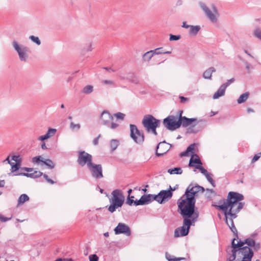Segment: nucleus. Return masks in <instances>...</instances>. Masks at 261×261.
Masks as SVG:
<instances>
[{"mask_svg":"<svg viewBox=\"0 0 261 261\" xmlns=\"http://www.w3.org/2000/svg\"><path fill=\"white\" fill-rule=\"evenodd\" d=\"M243 199L244 196L242 194L235 192H229L226 199L219 202L221 204H212L213 206L224 212L225 222L237 238L238 231L233 220L237 218V214L244 207V203L241 202Z\"/></svg>","mask_w":261,"mask_h":261,"instance_id":"f257e3e1","label":"nucleus"},{"mask_svg":"<svg viewBox=\"0 0 261 261\" xmlns=\"http://www.w3.org/2000/svg\"><path fill=\"white\" fill-rule=\"evenodd\" d=\"M205 189L199 185L193 186L190 185L187 188L185 193L178 200V208L184 219L192 218V221H196L198 214L194 211L195 199L200 194L204 192Z\"/></svg>","mask_w":261,"mask_h":261,"instance_id":"f03ea898","label":"nucleus"},{"mask_svg":"<svg viewBox=\"0 0 261 261\" xmlns=\"http://www.w3.org/2000/svg\"><path fill=\"white\" fill-rule=\"evenodd\" d=\"M245 243L234 238L231 243L232 249H235L237 254L236 261H251L253 252L249 247H242Z\"/></svg>","mask_w":261,"mask_h":261,"instance_id":"7ed1b4c3","label":"nucleus"},{"mask_svg":"<svg viewBox=\"0 0 261 261\" xmlns=\"http://www.w3.org/2000/svg\"><path fill=\"white\" fill-rule=\"evenodd\" d=\"M173 190L170 187V190H162L157 195L144 194L141 197L143 204H148L153 200H155L160 204L165 203L171 198Z\"/></svg>","mask_w":261,"mask_h":261,"instance_id":"20e7f679","label":"nucleus"},{"mask_svg":"<svg viewBox=\"0 0 261 261\" xmlns=\"http://www.w3.org/2000/svg\"><path fill=\"white\" fill-rule=\"evenodd\" d=\"M112 198L110 199V205L108 208L109 211L113 213L116 210L121 207L123 204L124 197L120 190H115L112 192Z\"/></svg>","mask_w":261,"mask_h":261,"instance_id":"39448f33","label":"nucleus"},{"mask_svg":"<svg viewBox=\"0 0 261 261\" xmlns=\"http://www.w3.org/2000/svg\"><path fill=\"white\" fill-rule=\"evenodd\" d=\"M12 45L14 50L17 53L19 60L23 62H28L30 53L29 47L20 43L16 40L12 42Z\"/></svg>","mask_w":261,"mask_h":261,"instance_id":"423d86ee","label":"nucleus"},{"mask_svg":"<svg viewBox=\"0 0 261 261\" xmlns=\"http://www.w3.org/2000/svg\"><path fill=\"white\" fill-rule=\"evenodd\" d=\"M142 124L148 133H151L156 136L158 133L156 129L160 124V121L151 115L144 116Z\"/></svg>","mask_w":261,"mask_h":261,"instance_id":"0eeeda50","label":"nucleus"},{"mask_svg":"<svg viewBox=\"0 0 261 261\" xmlns=\"http://www.w3.org/2000/svg\"><path fill=\"white\" fill-rule=\"evenodd\" d=\"M199 5L208 19L213 22H216L219 16L216 7L214 5H212V10H211L204 3L200 2Z\"/></svg>","mask_w":261,"mask_h":261,"instance_id":"6e6552de","label":"nucleus"},{"mask_svg":"<svg viewBox=\"0 0 261 261\" xmlns=\"http://www.w3.org/2000/svg\"><path fill=\"white\" fill-rule=\"evenodd\" d=\"M113 116L108 111H103L100 115L101 123L112 129H115L119 126V124L113 122Z\"/></svg>","mask_w":261,"mask_h":261,"instance_id":"1a4fd4ad","label":"nucleus"},{"mask_svg":"<svg viewBox=\"0 0 261 261\" xmlns=\"http://www.w3.org/2000/svg\"><path fill=\"white\" fill-rule=\"evenodd\" d=\"M163 124L167 129L174 130L180 127L179 118L173 115L169 116L164 119Z\"/></svg>","mask_w":261,"mask_h":261,"instance_id":"9d476101","label":"nucleus"},{"mask_svg":"<svg viewBox=\"0 0 261 261\" xmlns=\"http://www.w3.org/2000/svg\"><path fill=\"white\" fill-rule=\"evenodd\" d=\"M193 221L190 219H184L183 226L177 228L174 231V237L178 238L187 236Z\"/></svg>","mask_w":261,"mask_h":261,"instance_id":"9b49d317","label":"nucleus"},{"mask_svg":"<svg viewBox=\"0 0 261 261\" xmlns=\"http://www.w3.org/2000/svg\"><path fill=\"white\" fill-rule=\"evenodd\" d=\"M130 137L138 144H142L144 140V136L142 132L140 131L134 124L130 125Z\"/></svg>","mask_w":261,"mask_h":261,"instance_id":"f8f14e48","label":"nucleus"},{"mask_svg":"<svg viewBox=\"0 0 261 261\" xmlns=\"http://www.w3.org/2000/svg\"><path fill=\"white\" fill-rule=\"evenodd\" d=\"M92 155L85 151H81L79 152L77 162L81 166L87 165L88 168L92 164Z\"/></svg>","mask_w":261,"mask_h":261,"instance_id":"ddd939ff","label":"nucleus"},{"mask_svg":"<svg viewBox=\"0 0 261 261\" xmlns=\"http://www.w3.org/2000/svg\"><path fill=\"white\" fill-rule=\"evenodd\" d=\"M88 169L90 171L92 177L94 178L99 179L103 177L102 174V168L101 165L92 163L88 167Z\"/></svg>","mask_w":261,"mask_h":261,"instance_id":"4468645a","label":"nucleus"},{"mask_svg":"<svg viewBox=\"0 0 261 261\" xmlns=\"http://www.w3.org/2000/svg\"><path fill=\"white\" fill-rule=\"evenodd\" d=\"M114 230L115 234H124L126 236H129L131 234L129 227L123 223H119Z\"/></svg>","mask_w":261,"mask_h":261,"instance_id":"2eb2a0df","label":"nucleus"},{"mask_svg":"<svg viewBox=\"0 0 261 261\" xmlns=\"http://www.w3.org/2000/svg\"><path fill=\"white\" fill-rule=\"evenodd\" d=\"M182 111L179 112V118L180 126L182 125L183 127H186L193 124H194V126H195L198 123L197 118H188L185 116H182Z\"/></svg>","mask_w":261,"mask_h":261,"instance_id":"dca6fc26","label":"nucleus"},{"mask_svg":"<svg viewBox=\"0 0 261 261\" xmlns=\"http://www.w3.org/2000/svg\"><path fill=\"white\" fill-rule=\"evenodd\" d=\"M32 162L34 164L38 165L45 164L49 169H53L55 167V164L50 159L43 160V158L40 156H35L32 159Z\"/></svg>","mask_w":261,"mask_h":261,"instance_id":"f3484780","label":"nucleus"},{"mask_svg":"<svg viewBox=\"0 0 261 261\" xmlns=\"http://www.w3.org/2000/svg\"><path fill=\"white\" fill-rule=\"evenodd\" d=\"M171 147V144L167 143L164 141L159 143L156 149V155L158 156H161L165 154Z\"/></svg>","mask_w":261,"mask_h":261,"instance_id":"a211bd4d","label":"nucleus"},{"mask_svg":"<svg viewBox=\"0 0 261 261\" xmlns=\"http://www.w3.org/2000/svg\"><path fill=\"white\" fill-rule=\"evenodd\" d=\"M57 131V130L56 128H49L47 133L44 135L40 136L38 138V140L40 141H44L45 140L49 139L55 136Z\"/></svg>","mask_w":261,"mask_h":261,"instance_id":"6ab92c4d","label":"nucleus"},{"mask_svg":"<svg viewBox=\"0 0 261 261\" xmlns=\"http://www.w3.org/2000/svg\"><path fill=\"white\" fill-rule=\"evenodd\" d=\"M244 242L245 244H247L249 247H252L255 251H257L260 249V243L255 242L252 239H247L245 240Z\"/></svg>","mask_w":261,"mask_h":261,"instance_id":"aec40b11","label":"nucleus"},{"mask_svg":"<svg viewBox=\"0 0 261 261\" xmlns=\"http://www.w3.org/2000/svg\"><path fill=\"white\" fill-rule=\"evenodd\" d=\"M197 165L201 166L202 163L197 154H193L191 157L190 160L189 166L191 167H194L196 168Z\"/></svg>","mask_w":261,"mask_h":261,"instance_id":"412c9836","label":"nucleus"},{"mask_svg":"<svg viewBox=\"0 0 261 261\" xmlns=\"http://www.w3.org/2000/svg\"><path fill=\"white\" fill-rule=\"evenodd\" d=\"M225 90L226 88H225V86L222 85L218 89V90L213 95V99H216L220 97L224 96L225 93Z\"/></svg>","mask_w":261,"mask_h":261,"instance_id":"4be33fe9","label":"nucleus"},{"mask_svg":"<svg viewBox=\"0 0 261 261\" xmlns=\"http://www.w3.org/2000/svg\"><path fill=\"white\" fill-rule=\"evenodd\" d=\"M215 71V68L213 67H211L204 71L202 76L205 79L211 80L212 73Z\"/></svg>","mask_w":261,"mask_h":261,"instance_id":"5701e85b","label":"nucleus"},{"mask_svg":"<svg viewBox=\"0 0 261 261\" xmlns=\"http://www.w3.org/2000/svg\"><path fill=\"white\" fill-rule=\"evenodd\" d=\"M29 197L27 194H21L18 198L17 206L22 205L25 202L29 201Z\"/></svg>","mask_w":261,"mask_h":261,"instance_id":"b1692460","label":"nucleus"},{"mask_svg":"<svg viewBox=\"0 0 261 261\" xmlns=\"http://www.w3.org/2000/svg\"><path fill=\"white\" fill-rule=\"evenodd\" d=\"M120 142L117 139H112L110 141V147L111 149V151L113 152L115 151L119 145Z\"/></svg>","mask_w":261,"mask_h":261,"instance_id":"393cba45","label":"nucleus"},{"mask_svg":"<svg viewBox=\"0 0 261 261\" xmlns=\"http://www.w3.org/2000/svg\"><path fill=\"white\" fill-rule=\"evenodd\" d=\"M189 34L192 36H196L200 30L199 25H191L189 28Z\"/></svg>","mask_w":261,"mask_h":261,"instance_id":"a878e982","label":"nucleus"},{"mask_svg":"<svg viewBox=\"0 0 261 261\" xmlns=\"http://www.w3.org/2000/svg\"><path fill=\"white\" fill-rule=\"evenodd\" d=\"M43 174L40 171H36L32 173H20L19 175H23L24 176L30 177L32 178H38Z\"/></svg>","mask_w":261,"mask_h":261,"instance_id":"bb28decb","label":"nucleus"},{"mask_svg":"<svg viewBox=\"0 0 261 261\" xmlns=\"http://www.w3.org/2000/svg\"><path fill=\"white\" fill-rule=\"evenodd\" d=\"M153 55H158L161 54H170L171 53V51H164L162 47L157 48L155 49L152 50Z\"/></svg>","mask_w":261,"mask_h":261,"instance_id":"cd10ccee","label":"nucleus"},{"mask_svg":"<svg viewBox=\"0 0 261 261\" xmlns=\"http://www.w3.org/2000/svg\"><path fill=\"white\" fill-rule=\"evenodd\" d=\"M253 36L261 41V28L259 27H256L253 31Z\"/></svg>","mask_w":261,"mask_h":261,"instance_id":"c85d7f7f","label":"nucleus"},{"mask_svg":"<svg viewBox=\"0 0 261 261\" xmlns=\"http://www.w3.org/2000/svg\"><path fill=\"white\" fill-rule=\"evenodd\" d=\"M249 97V93L248 92L244 93L241 94L237 100V102L239 104L242 103L246 101Z\"/></svg>","mask_w":261,"mask_h":261,"instance_id":"c756f323","label":"nucleus"},{"mask_svg":"<svg viewBox=\"0 0 261 261\" xmlns=\"http://www.w3.org/2000/svg\"><path fill=\"white\" fill-rule=\"evenodd\" d=\"M195 144H192L188 147L186 150L180 153L181 156H185L188 155L189 152H192L195 149Z\"/></svg>","mask_w":261,"mask_h":261,"instance_id":"7c9ffc66","label":"nucleus"},{"mask_svg":"<svg viewBox=\"0 0 261 261\" xmlns=\"http://www.w3.org/2000/svg\"><path fill=\"white\" fill-rule=\"evenodd\" d=\"M153 52H152V50H150V51H148L146 53H145L143 56V60L144 61H149L152 58V57L153 56Z\"/></svg>","mask_w":261,"mask_h":261,"instance_id":"2f4dec72","label":"nucleus"},{"mask_svg":"<svg viewBox=\"0 0 261 261\" xmlns=\"http://www.w3.org/2000/svg\"><path fill=\"white\" fill-rule=\"evenodd\" d=\"M166 258L168 261H180L181 260L185 259V258L184 257H176L167 253H166Z\"/></svg>","mask_w":261,"mask_h":261,"instance_id":"473e14b6","label":"nucleus"},{"mask_svg":"<svg viewBox=\"0 0 261 261\" xmlns=\"http://www.w3.org/2000/svg\"><path fill=\"white\" fill-rule=\"evenodd\" d=\"M93 91V86L92 85H87L82 89V92L84 94H89Z\"/></svg>","mask_w":261,"mask_h":261,"instance_id":"72a5a7b5","label":"nucleus"},{"mask_svg":"<svg viewBox=\"0 0 261 261\" xmlns=\"http://www.w3.org/2000/svg\"><path fill=\"white\" fill-rule=\"evenodd\" d=\"M168 172L170 174H180L182 173V170L181 168H174L169 169Z\"/></svg>","mask_w":261,"mask_h":261,"instance_id":"f704fd0d","label":"nucleus"},{"mask_svg":"<svg viewBox=\"0 0 261 261\" xmlns=\"http://www.w3.org/2000/svg\"><path fill=\"white\" fill-rule=\"evenodd\" d=\"M29 39L31 40L33 43H35L37 45H41V41L38 37L35 36L34 35H31L29 37Z\"/></svg>","mask_w":261,"mask_h":261,"instance_id":"c9c22d12","label":"nucleus"},{"mask_svg":"<svg viewBox=\"0 0 261 261\" xmlns=\"http://www.w3.org/2000/svg\"><path fill=\"white\" fill-rule=\"evenodd\" d=\"M9 164L11 166V171L12 172H14L17 171L20 168L19 164H17L15 162H10V163H9Z\"/></svg>","mask_w":261,"mask_h":261,"instance_id":"e433bc0d","label":"nucleus"},{"mask_svg":"<svg viewBox=\"0 0 261 261\" xmlns=\"http://www.w3.org/2000/svg\"><path fill=\"white\" fill-rule=\"evenodd\" d=\"M212 174L208 173L207 175H206L205 176V177L206 178L207 180L211 183V184L212 185V186L213 187H215L216 185H215V181L213 179L212 177Z\"/></svg>","mask_w":261,"mask_h":261,"instance_id":"4c0bfd02","label":"nucleus"},{"mask_svg":"<svg viewBox=\"0 0 261 261\" xmlns=\"http://www.w3.org/2000/svg\"><path fill=\"white\" fill-rule=\"evenodd\" d=\"M70 128L72 130H78L81 128V125L79 123L75 124L73 122H71L70 124Z\"/></svg>","mask_w":261,"mask_h":261,"instance_id":"58836bf2","label":"nucleus"},{"mask_svg":"<svg viewBox=\"0 0 261 261\" xmlns=\"http://www.w3.org/2000/svg\"><path fill=\"white\" fill-rule=\"evenodd\" d=\"M12 160L14 161L17 164H18L19 166H21V158L19 155H14L12 157Z\"/></svg>","mask_w":261,"mask_h":261,"instance_id":"ea45409f","label":"nucleus"},{"mask_svg":"<svg viewBox=\"0 0 261 261\" xmlns=\"http://www.w3.org/2000/svg\"><path fill=\"white\" fill-rule=\"evenodd\" d=\"M196 168L199 169L201 173L203 174L204 176H205L208 173L207 171L200 165H197V166H196Z\"/></svg>","mask_w":261,"mask_h":261,"instance_id":"a19ab883","label":"nucleus"},{"mask_svg":"<svg viewBox=\"0 0 261 261\" xmlns=\"http://www.w3.org/2000/svg\"><path fill=\"white\" fill-rule=\"evenodd\" d=\"M232 255L227 259L229 261H233L237 257L236 251L235 249L231 250Z\"/></svg>","mask_w":261,"mask_h":261,"instance_id":"79ce46f5","label":"nucleus"},{"mask_svg":"<svg viewBox=\"0 0 261 261\" xmlns=\"http://www.w3.org/2000/svg\"><path fill=\"white\" fill-rule=\"evenodd\" d=\"M114 116L117 119L123 120L124 118L125 114L121 112H118L114 115Z\"/></svg>","mask_w":261,"mask_h":261,"instance_id":"37998d69","label":"nucleus"},{"mask_svg":"<svg viewBox=\"0 0 261 261\" xmlns=\"http://www.w3.org/2000/svg\"><path fill=\"white\" fill-rule=\"evenodd\" d=\"M102 83L111 86H115V83L113 81L105 80L102 81Z\"/></svg>","mask_w":261,"mask_h":261,"instance_id":"c03bdc74","label":"nucleus"},{"mask_svg":"<svg viewBox=\"0 0 261 261\" xmlns=\"http://www.w3.org/2000/svg\"><path fill=\"white\" fill-rule=\"evenodd\" d=\"M134 196L128 195L126 200V203L129 205H132L134 203Z\"/></svg>","mask_w":261,"mask_h":261,"instance_id":"a18cd8bd","label":"nucleus"},{"mask_svg":"<svg viewBox=\"0 0 261 261\" xmlns=\"http://www.w3.org/2000/svg\"><path fill=\"white\" fill-rule=\"evenodd\" d=\"M181 38L180 35H170L169 40L170 41H176L180 39Z\"/></svg>","mask_w":261,"mask_h":261,"instance_id":"49530a36","label":"nucleus"},{"mask_svg":"<svg viewBox=\"0 0 261 261\" xmlns=\"http://www.w3.org/2000/svg\"><path fill=\"white\" fill-rule=\"evenodd\" d=\"M92 49H93V48L92 46V44L90 43L87 46L85 47L83 49V54H84L86 52L91 51Z\"/></svg>","mask_w":261,"mask_h":261,"instance_id":"de8ad7c7","label":"nucleus"},{"mask_svg":"<svg viewBox=\"0 0 261 261\" xmlns=\"http://www.w3.org/2000/svg\"><path fill=\"white\" fill-rule=\"evenodd\" d=\"M234 81V79L232 78L230 80H228L226 83L222 84L223 86H225V88L226 89V88L229 86L231 84H232Z\"/></svg>","mask_w":261,"mask_h":261,"instance_id":"09e8293b","label":"nucleus"},{"mask_svg":"<svg viewBox=\"0 0 261 261\" xmlns=\"http://www.w3.org/2000/svg\"><path fill=\"white\" fill-rule=\"evenodd\" d=\"M89 258L90 261H97L98 260V257L96 254L89 255Z\"/></svg>","mask_w":261,"mask_h":261,"instance_id":"8fccbe9b","label":"nucleus"},{"mask_svg":"<svg viewBox=\"0 0 261 261\" xmlns=\"http://www.w3.org/2000/svg\"><path fill=\"white\" fill-rule=\"evenodd\" d=\"M43 177L47 182L52 185L55 183V181L52 179H50L46 174H43Z\"/></svg>","mask_w":261,"mask_h":261,"instance_id":"3c124183","label":"nucleus"},{"mask_svg":"<svg viewBox=\"0 0 261 261\" xmlns=\"http://www.w3.org/2000/svg\"><path fill=\"white\" fill-rule=\"evenodd\" d=\"M134 205H135L136 206L140 205H143L141 198L138 200H135L134 201Z\"/></svg>","mask_w":261,"mask_h":261,"instance_id":"603ef678","label":"nucleus"},{"mask_svg":"<svg viewBox=\"0 0 261 261\" xmlns=\"http://www.w3.org/2000/svg\"><path fill=\"white\" fill-rule=\"evenodd\" d=\"M100 135H99L97 137H96V138H95L93 141V144L94 145H97L98 143V140H99V139L100 138Z\"/></svg>","mask_w":261,"mask_h":261,"instance_id":"864d4df0","label":"nucleus"},{"mask_svg":"<svg viewBox=\"0 0 261 261\" xmlns=\"http://www.w3.org/2000/svg\"><path fill=\"white\" fill-rule=\"evenodd\" d=\"M179 99H180V102H182V103H184L186 101H188V98L182 96H179Z\"/></svg>","mask_w":261,"mask_h":261,"instance_id":"5fc2aeb1","label":"nucleus"},{"mask_svg":"<svg viewBox=\"0 0 261 261\" xmlns=\"http://www.w3.org/2000/svg\"><path fill=\"white\" fill-rule=\"evenodd\" d=\"M260 158V154H255L254 157L253 158L252 160V162H256V161H257L258 160V159Z\"/></svg>","mask_w":261,"mask_h":261,"instance_id":"6e6d98bb","label":"nucleus"},{"mask_svg":"<svg viewBox=\"0 0 261 261\" xmlns=\"http://www.w3.org/2000/svg\"><path fill=\"white\" fill-rule=\"evenodd\" d=\"M254 23L256 24H260L261 23V17L260 18H256L254 21Z\"/></svg>","mask_w":261,"mask_h":261,"instance_id":"4d7b16f0","label":"nucleus"},{"mask_svg":"<svg viewBox=\"0 0 261 261\" xmlns=\"http://www.w3.org/2000/svg\"><path fill=\"white\" fill-rule=\"evenodd\" d=\"M10 219H8L6 217H5L4 216H0V220L2 222H6L7 221H8V220H9Z\"/></svg>","mask_w":261,"mask_h":261,"instance_id":"13d9d810","label":"nucleus"},{"mask_svg":"<svg viewBox=\"0 0 261 261\" xmlns=\"http://www.w3.org/2000/svg\"><path fill=\"white\" fill-rule=\"evenodd\" d=\"M42 144H41V148L43 150L47 149V147L46 146L45 143L44 141H42Z\"/></svg>","mask_w":261,"mask_h":261,"instance_id":"bf43d9fd","label":"nucleus"},{"mask_svg":"<svg viewBox=\"0 0 261 261\" xmlns=\"http://www.w3.org/2000/svg\"><path fill=\"white\" fill-rule=\"evenodd\" d=\"M191 25L187 24L186 22H183L182 27L188 29L189 28Z\"/></svg>","mask_w":261,"mask_h":261,"instance_id":"052dcab7","label":"nucleus"},{"mask_svg":"<svg viewBox=\"0 0 261 261\" xmlns=\"http://www.w3.org/2000/svg\"><path fill=\"white\" fill-rule=\"evenodd\" d=\"M206 191L207 192L210 193H215V191L213 189H206Z\"/></svg>","mask_w":261,"mask_h":261,"instance_id":"680f3d73","label":"nucleus"},{"mask_svg":"<svg viewBox=\"0 0 261 261\" xmlns=\"http://www.w3.org/2000/svg\"><path fill=\"white\" fill-rule=\"evenodd\" d=\"M5 182L4 180H0V187H3L5 185Z\"/></svg>","mask_w":261,"mask_h":261,"instance_id":"e2e57ef3","label":"nucleus"},{"mask_svg":"<svg viewBox=\"0 0 261 261\" xmlns=\"http://www.w3.org/2000/svg\"><path fill=\"white\" fill-rule=\"evenodd\" d=\"M62 261H73V260L70 258H64L62 259Z\"/></svg>","mask_w":261,"mask_h":261,"instance_id":"0e129e2a","label":"nucleus"},{"mask_svg":"<svg viewBox=\"0 0 261 261\" xmlns=\"http://www.w3.org/2000/svg\"><path fill=\"white\" fill-rule=\"evenodd\" d=\"M247 112H248V113H250V112H254V110H253L252 109H251V108H248V109H247Z\"/></svg>","mask_w":261,"mask_h":261,"instance_id":"69168bd1","label":"nucleus"},{"mask_svg":"<svg viewBox=\"0 0 261 261\" xmlns=\"http://www.w3.org/2000/svg\"><path fill=\"white\" fill-rule=\"evenodd\" d=\"M103 235L105 237H108L109 236L108 232L104 233Z\"/></svg>","mask_w":261,"mask_h":261,"instance_id":"338daca9","label":"nucleus"},{"mask_svg":"<svg viewBox=\"0 0 261 261\" xmlns=\"http://www.w3.org/2000/svg\"><path fill=\"white\" fill-rule=\"evenodd\" d=\"M246 68L247 69L249 70L250 69V65L249 64H247L246 66Z\"/></svg>","mask_w":261,"mask_h":261,"instance_id":"774afa93","label":"nucleus"}]
</instances>
